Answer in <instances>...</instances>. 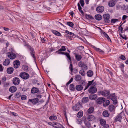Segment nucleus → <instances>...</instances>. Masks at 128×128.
Instances as JSON below:
<instances>
[{"label": "nucleus", "mask_w": 128, "mask_h": 128, "mask_svg": "<svg viewBox=\"0 0 128 128\" xmlns=\"http://www.w3.org/2000/svg\"><path fill=\"white\" fill-rule=\"evenodd\" d=\"M88 83L87 85L86 86L84 90H85L89 88V86H91V87L88 89V92L89 93L91 94H93L96 92L97 91V88L95 87L96 85V83L94 82V80L92 81L88 82Z\"/></svg>", "instance_id": "nucleus-1"}, {"label": "nucleus", "mask_w": 128, "mask_h": 128, "mask_svg": "<svg viewBox=\"0 0 128 128\" xmlns=\"http://www.w3.org/2000/svg\"><path fill=\"white\" fill-rule=\"evenodd\" d=\"M124 113L123 112H121L119 114L117 115L116 117L115 120L116 122H121V120L124 118L123 116Z\"/></svg>", "instance_id": "nucleus-2"}, {"label": "nucleus", "mask_w": 128, "mask_h": 128, "mask_svg": "<svg viewBox=\"0 0 128 128\" xmlns=\"http://www.w3.org/2000/svg\"><path fill=\"white\" fill-rule=\"evenodd\" d=\"M20 76L24 80H27L30 77L28 73L25 72L21 73L20 74Z\"/></svg>", "instance_id": "nucleus-3"}, {"label": "nucleus", "mask_w": 128, "mask_h": 128, "mask_svg": "<svg viewBox=\"0 0 128 128\" xmlns=\"http://www.w3.org/2000/svg\"><path fill=\"white\" fill-rule=\"evenodd\" d=\"M103 18H104V21L107 23L110 22L109 20L110 18V16L108 14H105L103 16Z\"/></svg>", "instance_id": "nucleus-4"}, {"label": "nucleus", "mask_w": 128, "mask_h": 128, "mask_svg": "<svg viewBox=\"0 0 128 128\" xmlns=\"http://www.w3.org/2000/svg\"><path fill=\"white\" fill-rule=\"evenodd\" d=\"M99 94H101L103 96L105 97L107 96H108L110 94V91L108 90H104V91H100L98 92Z\"/></svg>", "instance_id": "nucleus-5"}, {"label": "nucleus", "mask_w": 128, "mask_h": 128, "mask_svg": "<svg viewBox=\"0 0 128 128\" xmlns=\"http://www.w3.org/2000/svg\"><path fill=\"white\" fill-rule=\"evenodd\" d=\"M28 47L29 49L31 51L30 54L32 56L33 58L34 59L35 58V57L34 56V53L35 52L34 49L32 48L28 44H27Z\"/></svg>", "instance_id": "nucleus-6"}, {"label": "nucleus", "mask_w": 128, "mask_h": 128, "mask_svg": "<svg viewBox=\"0 0 128 128\" xmlns=\"http://www.w3.org/2000/svg\"><path fill=\"white\" fill-rule=\"evenodd\" d=\"M7 55L8 58L11 60L14 59L16 57V55L12 52H8L7 53Z\"/></svg>", "instance_id": "nucleus-7"}, {"label": "nucleus", "mask_w": 128, "mask_h": 128, "mask_svg": "<svg viewBox=\"0 0 128 128\" xmlns=\"http://www.w3.org/2000/svg\"><path fill=\"white\" fill-rule=\"evenodd\" d=\"M52 126L56 128H64L62 124L56 122L54 123V124H52Z\"/></svg>", "instance_id": "nucleus-8"}, {"label": "nucleus", "mask_w": 128, "mask_h": 128, "mask_svg": "<svg viewBox=\"0 0 128 128\" xmlns=\"http://www.w3.org/2000/svg\"><path fill=\"white\" fill-rule=\"evenodd\" d=\"M104 10V8L102 6H100L97 7L96 9V11L99 13L103 12Z\"/></svg>", "instance_id": "nucleus-9"}, {"label": "nucleus", "mask_w": 128, "mask_h": 128, "mask_svg": "<svg viewBox=\"0 0 128 128\" xmlns=\"http://www.w3.org/2000/svg\"><path fill=\"white\" fill-rule=\"evenodd\" d=\"M13 82L15 85H18L20 84V80L18 78H14L13 79Z\"/></svg>", "instance_id": "nucleus-10"}, {"label": "nucleus", "mask_w": 128, "mask_h": 128, "mask_svg": "<svg viewBox=\"0 0 128 128\" xmlns=\"http://www.w3.org/2000/svg\"><path fill=\"white\" fill-rule=\"evenodd\" d=\"M20 63L18 60H16L14 62L13 65L14 68H19L20 66Z\"/></svg>", "instance_id": "nucleus-11"}, {"label": "nucleus", "mask_w": 128, "mask_h": 128, "mask_svg": "<svg viewBox=\"0 0 128 128\" xmlns=\"http://www.w3.org/2000/svg\"><path fill=\"white\" fill-rule=\"evenodd\" d=\"M29 101L32 103L33 104L35 105L38 102L39 100L38 98H35L33 99H30L29 100Z\"/></svg>", "instance_id": "nucleus-12"}, {"label": "nucleus", "mask_w": 128, "mask_h": 128, "mask_svg": "<svg viewBox=\"0 0 128 128\" xmlns=\"http://www.w3.org/2000/svg\"><path fill=\"white\" fill-rule=\"evenodd\" d=\"M111 96L112 97V100L113 102V104H117L118 102L116 96H115L114 94H112Z\"/></svg>", "instance_id": "nucleus-13"}, {"label": "nucleus", "mask_w": 128, "mask_h": 128, "mask_svg": "<svg viewBox=\"0 0 128 128\" xmlns=\"http://www.w3.org/2000/svg\"><path fill=\"white\" fill-rule=\"evenodd\" d=\"M105 98H100L96 100V102L98 104H101L104 102Z\"/></svg>", "instance_id": "nucleus-14"}, {"label": "nucleus", "mask_w": 128, "mask_h": 128, "mask_svg": "<svg viewBox=\"0 0 128 128\" xmlns=\"http://www.w3.org/2000/svg\"><path fill=\"white\" fill-rule=\"evenodd\" d=\"M78 66L84 69H87V66L86 65L84 64V62H80L79 63Z\"/></svg>", "instance_id": "nucleus-15"}, {"label": "nucleus", "mask_w": 128, "mask_h": 128, "mask_svg": "<svg viewBox=\"0 0 128 128\" xmlns=\"http://www.w3.org/2000/svg\"><path fill=\"white\" fill-rule=\"evenodd\" d=\"M74 55L76 59L78 61H80V60L82 58V56L76 53Z\"/></svg>", "instance_id": "nucleus-16"}, {"label": "nucleus", "mask_w": 128, "mask_h": 128, "mask_svg": "<svg viewBox=\"0 0 128 128\" xmlns=\"http://www.w3.org/2000/svg\"><path fill=\"white\" fill-rule=\"evenodd\" d=\"M95 118V117L92 115H89L88 117V120L90 121H92L94 120Z\"/></svg>", "instance_id": "nucleus-17"}, {"label": "nucleus", "mask_w": 128, "mask_h": 128, "mask_svg": "<svg viewBox=\"0 0 128 128\" xmlns=\"http://www.w3.org/2000/svg\"><path fill=\"white\" fill-rule=\"evenodd\" d=\"M10 60L9 59H6L4 62L3 64L4 66H8L10 64Z\"/></svg>", "instance_id": "nucleus-18"}, {"label": "nucleus", "mask_w": 128, "mask_h": 128, "mask_svg": "<svg viewBox=\"0 0 128 128\" xmlns=\"http://www.w3.org/2000/svg\"><path fill=\"white\" fill-rule=\"evenodd\" d=\"M14 71V68L12 67H10L8 68L7 70V72L8 74H12Z\"/></svg>", "instance_id": "nucleus-19"}, {"label": "nucleus", "mask_w": 128, "mask_h": 128, "mask_svg": "<svg viewBox=\"0 0 128 128\" xmlns=\"http://www.w3.org/2000/svg\"><path fill=\"white\" fill-rule=\"evenodd\" d=\"M38 92L39 90L38 88L35 87L33 88L31 90V92L33 94L36 93Z\"/></svg>", "instance_id": "nucleus-20"}, {"label": "nucleus", "mask_w": 128, "mask_h": 128, "mask_svg": "<svg viewBox=\"0 0 128 128\" xmlns=\"http://www.w3.org/2000/svg\"><path fill=\"white\" fill-rule=\"evenodd\" d=\"M115 5V2L113 0H111L109 2L108 6L110 7H113Z\"/></svg>", "instance_id": "nucleus-21"}, {"label": "nucleus", "mask_w": 128, "mask_h": 128, "mask_svg": "<svg viewBox=\"0 0 128 128\" xmlns=\"http://www.w3.org/2000/svg\"><path fill=\"white\" fill-rule=\"evenodd\" d=\"M17 90V88L15 86H12L9 89L10 92L12 93H14Z\"/></svg>", "instance_id": "nucleus-22"}, {"label": "nucleus", "mask_w": 128, "mask_h": 128, "mask_svg": "<svg viewBox=\"0 0 128 128\" xmlns=\"http://www.w3.org/2000/svg\"><path fill=\"white\" fill-rule=\"evenodd\" d=\"M76 88L78 91H81L83 90V88L81 85H78L76 86Z\"/></svg>", "instance_id": "nucleus-23"}, {"label": "nucleus", "mask_w": 128, "mask_h": 128, "mask_svg": "<svg viewBox=\"0 0 128 128\" xmlns=\"http://www.w3.org/2000/svg\"><path fill=\"white\" fill-rule=\"evenodd\" d=\"M115 109V106L113 105H111L109 107V110L111 112L114 111Z\"/></svg>", "instance_id": "nucleus-24"}, {"label": "nucleus", "mask_w": 128, "mask_h": 128, "mask_svg": "<svg viewBox=\"0 0 128 128\" xmlns=\"http://www.w3.org/2000/svg\"><path fill=\"white\" fill-rule=\"evenodd\" d=\"M97 96L96 94L91 95L89 96L90 98L92 100H94L97 98Z\"/></svg>", "instance_id": "nucleus-25"}, {"label": "nucleus", "mask_w": 128, "mask_h": 128, "mask_svg": "<svg viewBox=\"0 0 128 128\" xmlns=\"http://www.w3.org/2000/svg\"><path fill=\"white\" fill-rule=\"evenodd\" d=\"M95 18L96 20L99 21L102 20V16L98 14L95 16Z\"/></svg>", "instance_id": "nucleus-26"}, {"label": "nucleus", "mask_w": 128, "mask_h": 128, "mask_svg": "<svg viewBox=\"0 0 128 128\" xmlns=\"http://www.w3.org/2000/svg\"><path fill=\"white\" fill-rule=\"evenodd\" d=\"M102 114L104 116L106 117H108L110 116V114L106 110L104 111L103 113Z\"/></svg>", "instance_id": "nucleus-27"}, {"label": "nucleus", "mask_w": 128, "mask_h": 128, "mask_svg": "<svg viewBox=\"0 0 128 128\" xmlns=\"http://www.w3.org/2000/svg\"><path fill=\"white\" fill-rule=\"evenodd\" d=\"M81 77L80 75H76L75 76V80L76 81H80L81 80Z\"/></svg>", "instance_id": "nucleus-28"}, {"label": "nucleus", "mask_w": 128, "mask_h": 128, "mask_svg": "<svg viewBox=\"0 0 128 128\" xmlns=\"http://www.w3.org/2000/svg\"><path fill=\"white\" fill-rule=\"evenodd\" d=\"M52 31L53 33L56 35L58 36H62V35L60 32L54 30H53Z\"/></svg>", "instance_id": "nucleus-29"}, {"label": "nucleus", "mask_w": 128, "mask_h": 128, "mask_svg": "<svg viewBox=\"0 0 128 128\" xmlns=\"http://www.w3.org/2000/svg\"><path fill=\"white\" fill-rule=\"evenodd\" d=\"M73 110L75 111H78L80 109V106L76 105L73 107Z\"/></svg>", "instance_id": "nucleus-30"}, {"label": "nucleus", "mask_w": 128, "mask_h": 128, "mask_svg": "<svg viewBox=\"0 0 128 128\" xmlns=\"http://www.w3.org/2000/svg\"><path fill=\"white\" fill-rule=\"evenodd\" d=\"M87 74L88 77H91L93 75V72L92 71L89 70Z\"/></svg>", "instance_id": "nucleus-31"}, {"label": "nucleus", "mask_w": 128, "mask_h": 128, "mask_svg": "<svg viewBox=\"0 0 128 128\" xmlns=\"http://www.w3.org/2000/svg\"><path fill=\"white\" fill-rule=\"evenodd\" d=\"M94 108L93 107H90L89 109L88 110V112L90 114H91L94 111Z\"/></svg>", "instance_id": "nucleus-32"}, {"label": "nucleus", "mask_w": 128, "mask_h": 128, "mask_svg": "<svg viewBox=\"0 0 128 128\" xmlns=\"http://www.w3.org/2000/svg\"><path fill=\"white\" fill-rule=\"evenodd\" d=\"M49 119L51 120H55L57 119V117L55 115H53L50 116L49 118Z\"/></svg>", "instance_id": "nucleus-33"}, {"label": "nucleus", "mask_w": 128, "mask_h": 128, "mask_svg": "<svg viewBox=\"0 0 128 128\" xmlns=\"http://www.w3.org/2000/svg\"><path fill=\"white\" fill-rule=\"evenodd\" d=\"M83 115V112L82 111H80L77 114V116L79 118H80L82 117Z\"/></svg>", "instance_id": "nucleus-34"}, {"label": "nucleus", "mask_w": 128, "mask_h": 128, "mask_svg": "<svg viewBox=\"0 0 128 128\" xmlns=\"http://www.w3.org/2000/svg\"><path fill=\"white\" fill-rule=\"evenodd\" d=\"M103 105L104 106H106L110 104V101L109 100H107L103 103Z\"/></svg>", "instance_id": "nucleus-35"}, {"label": "nucleus", "mask_w": 128, "mask_h": 128, "mask_svg": "<svg viewBox=\"0 0 128 128\" xmlns=\"http://www.w3.org/2000/svg\"><path fill=\"white\" fill-rule=\"evenodd\" d=\"M89 101V99L88 98H83L82 101L83 103H86L88 102Z\"/></svg>", "instance_id": "nucleus-36"}, {"label": "nucleus", "mask_w": 128, "mask_h": 128, "mask_svg": "<svg viewBox=\"0 0 128 128\" xmlns=\"http://www.w3.org/2000/svg\"><path fill=\"white\" fill-rule=\"evenodd\" d=\"M100 123L103 126L106 124V121L104 119H101L100 120Z\"/></svg>", "instance_id": "nucleus-37"}, {"label": "nucleus", "mask_w": 128, "mask_h": 128, "mask_svg": "<svg viewBox=\"0 0 128 128\" xmlns=\"http://www.w3.org/2000/svg\"><path fill=\"white\" fill-rule=\"evenodd\" d=\"M84 124L87 127L90 128L91 127V124L88 122L86 121H85Z\"/></svg>", "instance_id": "nucleus-38"}, {"label": "nucleus", "mask_w": 128, "mask_h": 128, "mask_svg": "<svg viewBox=\"0 0 128 128\" xmlns=\"http://www.w3.org/2000/svg\"><path fill=\"white\" fill-rule=\"evenodd\" d=\"M70 90L74 91L75 90V87L74 85L73 84H71L70 85Z\"/></svg>", "instance_id": "nucleus-39"}, {"label": "nucleus", "mask_w": 128, "mask_h": 128, "mask_svg": "<svg viewBox=\"0 0 128 128\" xmlns=\"http://www.w3.org/2000/svg\"><path fill=\"white\" fill-rule=\"evenodd\" d=\"M80 73L83 76H84L86 74L84 71L83 69H82L80 71Z\"/></svg>", "instance_id": "nucleus-40"}, {"label": "nucleus", "mask_w": 128, "mask_h": 128, "mask_svg": "<svg viewBox=\"0 0 128 128\" xmlns=\"http://www.w3.org/2000/svg\"><path fill=\"white\" fill-rule=\"evenodd\" d=\"M65 55L66 56L70 62L71 60V58L69 54L67 52H66L65 53Z\"/></svg>", "instance_id": "nucleus-41"}, {"label": "nucleus", "mask_w": 128, "mask_h": 128, "mask_svg": "<svg viewBox=\"0 0 128 128\" xmlns=\"http://www.w3.org/2000/svg\"><path fill=\"white\" fill-rule=\"evenodd\" d=\"M95 50L96 51L98 52H100L102 54H104V52L102 50H101L100 49L95 48Z\"/></svg>", "instance_id": "nucleus-42"}, {"label": "nucleus", "mask_w": 128, "mask_h": 128, "mask_svg": "<svg viewBox=\"0 0 128 128\" xmlns=\"http://www.w3.org/2000/svg\"><path fill=\"white\" fill-rule=\"evenodd\" d=\"M103 34L105 36V37L107 38V39L109 40H110V41H111V40H110V37L108 36V35L105 32H104Z\"/></svg>", "instance_id": "nucleus-43"}, {"label": "nucleus", "mask_w": 128, "mask_h": 128, "mask_svg": "<svg viewBox=\"0 0 128 128\" xmlns=\"http://www.w3.org/2000/svg\"><path fill=\"white\" fill-rule=\"evenodd\" d=\"M66 50V49L64 46H62L61 47V48L59 49L58 51H65Z\"/></svg>", "instance_id": "nucleus-44"}, {"label": "nucleus", "mask_w": 128, "mask_h": 128, "mask_svg": "<svg viewBox=\"0 0 128 128\" xmlns=\"http://www.w3.org/2000/svg\"><path fill=\"white\" fill-rule=\"evenodd\" d=\"M70 66L69 68L72 72H73V66L72 63V62H70Z\"/></svg>", "instance_id": "nucleus-45"}, {"label": "nucleus", "mask_w": 128, "mask_h": 128, "mask_svg": "<svg viewBox=\"0 0 128 128\" xmlns=\"http://www.w3.org/2000/svg\"><path fill=\"white\" fill-rule=\"evenodd\" d=\"M118 21V20L116 19H113L111 20V22L112 23H115Z\"/></svg>", "instance_id": "nucleus-46"}, {"label": "nucleus", "mask_w": 128, "mask_h": 128, "mask_svg": "<svg viewBox=\"0 0 128 128\" xmlns=\"http://www.w3.org/2000/svg\"><path fill=\"white\" fill-rule=\"evenodd\" d=\"M67 24L68 26L71 27H72L74 26V24L71 22H67Z\"/></svg>", "instance_id": "nucleus-47"}, {"label": "nucleus", "mask_w": 128, "mask_h": 128, "mask_svg": "<svg viewBox=\"0 0 128 128\" xmlns=\"http://www.w3.org/2000/svg\"><path fill=\"white\" fill-rule=\"evenodd\" d=\"M24 70L26 72H28V66H25L23 67Z\"/></svg>", "instance_id": "nucleus-48"}, {"label": "nucleus", "mask_w": 128, "mask_h": 128, "mask_svg": "<svg viewBox=\"0 0 128 128\" xmlns=\"http://www.w3.org/2000/svg\"><path fill=\"white\" fill-rule=\"evenodd\" d=\"M76 122L78 124H82V121L80 119H77Z\"/></svg>", "instance_id": "nucleus-49"}, {"label": "nucleus", "mask_w": 128, "mask_h": 128, "mask_svg": "<svg viewBox=\"0 0 128 128\" xmlns=\"http://www.w3.org/2000/svg\"><path fill=\"white\" fill-rule=\"evenodd\" d=\"M65 32L66 33H67V34H69L71 35L72 36H74V33L71 32H70L68 30H66L65 31Z\"/></svg>", "instance_id": "nucleus-50"}, {"label": "nucleus", "mask_w": 128, "mask_h": 128, "mask_svg": "<svg viewBox=\"0 0 128 128\" xmlns=\"http://www.w3.org/2000/svg\"><path fill=\"white\" fill-rule=\"evenodd\" d=\"M56 53H57L58 54H62L65 55V53L62 52L61 51H59L58 50V51H57L56 52Z\"/></svg>", "instance_id": "nucleus-51"}, {"label": "nucleus", "mask_w": 128, "mask_h": 128, "mask_svg": "<svg viewBox=\"0 0 128 128\" xmlns=\"http://www.w3.org/2000/svg\"><path fill=\"white\" fill-rule=\"evenodd\" d=\"M86 17L88 19H92L93 18L92 16L89 15H87Z\"/></svg>", "instance_id": "nucleus-52"}, {"label": "nucleus", "mask_w": 128, "mask_h": 128, "mask_svg": "<svg viewBox=\"0 0 128 128\" xmlns=\"http://www.w3.org/2000/svg\"><path fill=\"white\" fill-rule=\"evenodd\" d=\"M27 97L24 95H23L21 96V99L22 100H26Z\"/></svg>", "instance_id": "nucleus-53"}, {"label": "nucleus", "mask_w": 128, "mask_h": 128, "mask_svg": "<svg viewBox=\"0 0 128 128\" xmlns=\"http://www.w3.org/2000/svg\"><path fill=\"white\" fill-rule=\"evenodd\" d=\"M80 2L82 6L83 7L84 4V1L83 0H80Z\"/></svg>", "instance_id": "nucleus-54"}, {"label": "nucleus", "mask_w": 128, "mask_h": 128, "mask_svg": "<svg viewBox=\"0 0 128 128\" xmlns=\"http://www.w3.org/2000/svg\"><path fill=\"white\" fill-rule=\"evenodd\" d=\"M119 29L120 30V31L121 33H122V31L123 29V28L122 27V25L120 26L119 28Z\"/></svg>", "instance_id": "nucleus-55"}, {"label": "nucleus", "mask_w": 128, "mask_h": 128, "mask_svg": "<svg viewBox=\"0 0 128 128\" xmlns=\"http://www.w3.org/2000/svg\"><path fill=\"white\" fill-rule=\"evenodd\" d=\"M78 49L80 50H84V48L82 46H81L78 48Z\"/></svg>", "instance_id": "nucleus-56"}, {"label": "nucleus", "mask_w": 128, "mask_h": 128, "mask_svg": "<svg viewBox=\"0 0 128 128\" xmlns=\"http://www.w3.org/2000/svg\"><path fill=\"white\" fill-rule=\"evenodd\" d=\"M128 16L126 15H124L123 16L122 20H126L128 18Z\"/></svg>", "instance_id": "nucleus-57"}, {"label": "nucleus", "mask_w": 128, "mask_h": 128, "mask_svg": "<svg viewBox=\"0 0 128 128\" xmlns=\"http://www.w3.org/2000/svg\"><path fill=\"white\" fill-rule=\"evenodd\" d=\"M120 58L122 60H126V58L124 56L121 55L120 57Z\"/></svg>", "instance_id": "nucleus-58"}, {"label": "nucleus", "mask_w": 128, "mask_h": 128, "mask_svg": "<svg viewBox=\"0 0 128 128\" xmlns=\"http://www.w3.org/2000/svg\"><path fill=\"white\" fill-rule=\"evenodd\" d=\"M103 126V128H108L109 127V126L108 124H105Z\"/></svg>", "instance_id": "nucleus-59"}, {"label": "nucleus", "mask_w": 128, "mask_h": 128, "mask_svg": "<svg viewBox=\"0 0 128 128\" xmlns=\"http://www.w3.org/2000/svg\"><path fill=\"white\" fill-rule=\"evenodd\" d=\"M41 40L42 43H44L46 41V40L43 38H41Z\"/></svg>", "instance_id": "nucleus-60"}, {"label": "nucleus", "mask_w": 128, "mask_h": 128, "mask_svg": "<svg viewBox=\"0 0 128 128\" xmlns=\"http://www.w3.org/2000/svg\"><path fill=\"white\" fill-rule=\"evenodd\" d=\"M11 114L13 116H18V114H17L15 113L14 112H11Z\"/></svg>", "instance_id": "nucleus-61"}, {"label": "nucleus", "mask_w": 128, "mask_h": 128, "mask_svg": "<svg viewBox=\"0 0 128 128\" xmlns=\"http://www.w3.org/2000/svg\"><path fill=\"white\" fill-rule=\"evenodd\" d=\"M21 96V94L20 93H19L16 94V97L17 98H19L20 96Z\"/></svg>", "instance_id": "nucleus-62"}, {"label": "nucleus", "mask_w": 128, "mask_h": 128, "mask_svg": "<svg viewBox=\"0 0 128 128\" xmlns=\"http://www.w3.org/2000/svg\"><path fill=\"white\" fill-rule=\"evenodd\" d=\"M3 67L1 64L0 65V71L2 72L3 70Z\"/></svg>", "instance_id": "nucleus-63"}, {"label": "nucleus", "mask_w": 128, "mask_h": 128, "mask_svg": "<svg viewBox=\"0 0 128 128\" xmlns=\"http://www.w3.org/2000/svg\"><path fill=\"white\" fill-rule=\"evenodd\" d=\"M37 98L38 99H40L42 98V96L40 95H38L37 96Z\"/></svg>", "instance_id": "nucleus-64"}]
</instances>
